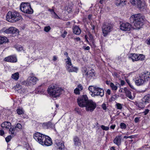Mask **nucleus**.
Here are the masks:
<instances>
[{
    "mask_svg": "<svg viewBox=\"0 0 150 150\" xmlns=\"http://www.w3.org/2000/svg\"><path fill=\"white\" fill-rule=\"evenodd\" d=\"M33 138L40 144L43 146H50L52 144L51 138L38 132H36L33 135Z\"/></svg>",
    "mask_w": 150,
    "mask_h": 150,
    "instance_id": "f257e3e1",
    "label": "nucleus"
},
{
    "mask_svg": "<svg viewBox=\"0 0 150 150\" xmlns=\"http://www.w3.org/2000/svg\"><path fill=\"white\" fill-rule=\"evenodd\" d=\"M144 17L140 13L132 15L130 18L131 23H133L134 29H139L141 28L144 24Z\"/></svg>",
    "mask_w": 150,
    "mask_h": 150,
    "instance_id": "f03ea898",
    "label": "nucleus"
},
{
    "mask_svg": "<svg viewBox=\"0 0 150 150\" xmlns=\"http://www.w3.org/2000/svg\"><path fill=\"white\" fill-rule=\"evenodd\" d=\"M47 91L50 96L54 98L59 97L60 95L64 92L63 89L57 87L56 84H54L49 86Z\"/></svg>",
    "mask_w": 150,
    "mask_h": 150,
    "instance_id": "7ed1b4c3",
    "label": "nucleus"
},
{
    "mask_svg": "<svg viewBox=\"0 0 150 150\" xmlns=\"http://www.w3.org/2000/svg\"><path fill=\"white\" fill-rule=\"evenodd\" d=\"M6 20L9 22L14 23L22 19V16L17 11H9L6 15Z\"/></svg>",
    "mask_w": 150,
    "mask_h": 150,
    "instance_id": "20e7f679",
    "label": "nucleus"
},
{
    "mask_svg": "<svg viewBox=\"0 0 150 150\" xmlns=\"http://www.w3.org/2000/svg\"><path fill=\"white\" fill-rule=\"evenodd\" d=\"M20 9L25 13L31 14L33 13V10L29 3H22L20 6Z\"/></svg>",
    "mask_w": 150,
    "mask_h": 150,
    "instance_id": "39448f33",
    "label": "nucleus"
},
{
    "mask_svg": "<svg viewBox=\"0 0 150 150\" xmlns=\"http://www.w3.org/2000/svg\"><path fill=\"white\" fill-rule=\"evenodd\" d=\"M79 105L82 108L84 107L88 101V98L86 95H83L78 98L77 99Z\"/></svg>",
    "mask_w": 150,
    "mask_h": 150,
    "instance_id": "423d86ee",
    "label": "nucleus"
},
{
    "mask_svg": "<svg viewBox=\"0 0 150 150\" xmlns=\"http://www.w3.org/2000/svg\"><path fill=\"white\" fill-rule=\"evenodd\" d=\"M113 28V26L111 24L108 23L104 24L102 27V30L104 36H107L108 33H110Z\"/></svg>",
    "mask_w": 150,
    "mask_h": 150,
    "instance_id": "0eeeda50",
    "label": "nucleus"
},
{
    "mask_svg": "<svg viewBox=\"0 0 150 150\" xmlns=\"http://www.w3.org/2000/svg\"><path fill=\"white\" fill-rule=\"evenodd\" d=\"M130 2L132 5H137L140 10H142L146 8V5L145 2L141 0H131Z\"/></svg>",
    "mask_w": 150,
    "mask_h": 150,
    "instance_id": "6e6552de",
    "label": "nucleus"
},
{
    "mask_svg": "<svg viewBox=\"0 0 150 150\" xmlns=\"http://www.w3.org/2000/svg\"><path fill=\"white\" fill-rule=\"evenodd\" d=\"M38 80V79L35 76H29L25 81L23 82V83L27 86L33 85L36 84Z\"/></svg>",
    "mask_w": 150,
    "mask_h": 150,
    "instance_id": "1a4fd4ad",
    "label": "nucleus"
},
{
    "mask_svg": "<svg viewBox=\"0 0 150 150\" xmlns=\"http://www.w3.org/2000/svg\"><path fill=\"white\" fill-rule=\"evenodd\" d=\"M96 107V103L92 100H89L86 103V105L84 107L86 108L87 111L92 112Z\"/></svg>",
    "mask_w": 150,
    "mask_h": 150,
    "instance_id": "9d476101",
    "label": "nucleus"
},
{
    "mask_svg": "<svg viewBox=\"0 0 150 150\" xmlns=\"http://www.w3.org/2000/svg\"><path fill=\"white\" fill-rule=\"evenodd\" d=\"M104 95V91L103 90L97 86L94 87L93 93L91 94V95L92 97H94L95 96H98L102 97Z\"/></svg>",
    "mask_w": 150,
    "mask_h": 150,
    "instance_id": "9b49d317",
    "label": "nucleus"
},
{
    "mask_svg": "<svg viewBox=\"0 0 150 150\" xmlns=\"http://www.w3.org/2000/svg\"><path fill=\"white\" fill-rule=\"evenodd\" d=\"M131 28V25L128 23H122L120 26V29L123 31H129Z\"/></svg>",
    "mask_w": 150,
    "mask_h": 150,
    "instance_id": "f8f14e48",
    "label": "nucleus"
},
{
    "mask_svg": "<svg viewBox=\"0 0 150 150\" xmlns=\"http://www.w3.org/2000/svg\"><path fill=\"white\" fill-rule=\"evenodd\" d=\"M67 62L66 64V68L67 70L69 72H77L78 71V69L77 67H73L72 65L71 61H70V63H69L68 64Z\"/></svg>",
    "mask_w": 150,
    "mask_h": 150,
    "instance_id": "ddd939ff",
    "label": "nucleus"
},
{
    "mask_svg": "<svg viewBox=\"0 0 150 150\" xmlns=\"http://www.w3.org/2000/svg\"><path fill=\"white\" fill-rule=\"evenodd\" d=\"M55 144L57 146L58 149L57 150H64V143L61 142V141L57 139L55 140Z\"/></svg>",
    "mask_w": 150,
    "mask_h": 150,
    "instance_id": "4468645a",
    "label": "nucleus"
},
{
    "mask_svg": "<svg viewBox=\"0 0 150 150\" xmlns=\"http://www.w3.org/2000/svg\"><path fill=\"white\" fill-rule=\"evenodd\" d=\"M4 60L6 62L14 63L17 62L16 57L14 55H11L5 57Z\"/></svg>",
    "mask_w": 150,
    "mask_h": 150,
    "instance_id": "2eb2a0df",
    "label": "nucleus"
},
{
    "mask_svg": "<svg viewBox=\"0 0 150 150\" xmlns=\"http://www.w3.org/2000/svg\"><path fill=\"white\" fill-rule=\"evenodd\" d=\"M140 76L144 81L146 82L150 79V73L148 71L144 72Z\"/></svg>",
    "mask_w": 150,
    "mask_h": 150,
    "instance_id": "dca6fc26",
    "label": "nucleus"
},
{
    "mask_svg": "<svg viewBox=\"0 0 150 150\" xmlns=\"http://www.w3.org/2000/svg\"><path fill=\"white\" fill-rule=\"evenodd\" d=\"M43 126L47 129L51 128L54 129V130H56L55 124L52 123L50 121L43 123Z\"/></svg>",
    "mask_w": 150,
    "mask_h": 150,
    "instance_id": "f3484780",
    "label": "nucleus"
},
{
    "mask_svg": "<svg viewBox=\"0 0 150 150\" xmlns=\"http://www.w3.org/2000/svg\"><path fill=\"white\" fill-rule=\"evenodd\" d=\"M127 0H115V4L117 6L123 7L127 4Z\"/></svg>",
    "mask_w": 150,
    "mask_h": 150,
    "instance_id": "a211bd4d",
    "label": "nucleus"
},
{
    "mask_svg": "<svg viewBox=\"0 0 150 150\" xmlns=\"http://www.w3.org/2000/svg\"><path fill=\"white\" fill-rule=\"evenodd\" d=\"M134 103L137 107L141 109L144 108L145 107V105L146 104L142 100L141 101L139 102H134Z\"/></svg>",
    "mask_w": 150,
    "mask_h": 150,
    "instance_id": "6ab92c4d",
    "label": "nucleus"
},
{
    "mask_svg": "<svg viewBox=\"0 0 150 150\" xmlns=\"http://www.w3.org/2000/svg\"><path fill=\"white\" fill-rule=\"evenodd\" d=\"M11 126V123L8 122H5L2 123L1 126L3 128H5L6 129H9Z\"/></svg>",
    "mask_w": 150,
    "mask_h": 150,
    "instance_id": "aec40b11",
    "label": "nucleus"
},
{
    "mask_svg": "<svg viewBox=\"0 0 150 150\" xmlns=\"http://www.w3.org/2000/svg\"><path fill=\"white\" fill-rule=\"evenodd\" d=\"M124 90L125 91L126 96L128 97L131 100H133L134 98L132 95L131 92L126 87L124 88Z\"/></svg>",
    "mask_w": 150,
    "mask_h": 150,
    "instance_id": "412c9836",
    "label": "nucleus"
},
{
    "mask_svg": "<svg viewBox=\"0 0 150 150\" xmlns=\"http://www.w3.org/2000/svg\"><path fill=\"white\" fill-rule=\"evenodd\" d=\"M138 55L137 54L132 53L129 56V58H131L133 62L138 60Z\"/></svg>",
    "mask_w": 150,
    "mask_h": 150,
    "instance_id": "4be33fe9",
    "label": "nucleus"
},
{
    "mask_svg": "<svg viewBox=\"0 0 150 150\" xmlns=\"http://www.w3.org/2000/svg\"><path fill=\"white\" fill-rule=\"evenodd\" d=\"M74 144L75 146H79L81 145V143L79 138L77 136L75 137L73 139Z\"/></svg>",
    "mask_w": 150,
    "mask_h": 150,
    "instance_id": "5701e85b",
    "label": "nucleus"
},
{
    "mask_svg": "<svg viewBox=\"0 0 150 150\" xmlns=\"http://www.w3.org/2000/svg\"><path fill=\"white\" fill-rule=\"evenodd\" d=\"M93 70H91V71H88L85 74V76L88 78L90 79L95 75L94 73L93 72Z\"/></svg>",
    "mask_w": 150,
    "mask_h": 150,
    "instance_id": "b1692460",
    "label": "nucleus"
},
{
    "mask_svg": "<svg viewBox=\"0 0 150 150\" xmlns=\"http://www.w3.org/2000/svg\"><path fill=\"white\" fill-rule=\"evenodd\" d=\"M114 143L119 146L121 144V138L120 136H116L113 141Z\"/></svg>",
    "mask_w": 150,
    "mask_h": 150,
    "instance_id": "393cba45",
    "label": "nucleus"
},
{
    "mask_svg": "<svg viewBox=\"0 0 150 150\" xmlns=\"http://www.w3.org/2000/svg\"><path fill=\"white\" fill-rule=\"evenodd\" d=\"M144 82L142 78H141L140 76L139 78L138 79L135 81L136 84L138 86H139L142 85Z\"/></svg>",
    "mask_w": 150,
    "mask_h": 150,
    "instance_id": "a878e982",
    "label": "nucleus"
},
{
    "mask_svg": "<svg viewBox=\"0 0 150 150\" xmlns=\"http://www.w3.org/2000/svg\"><path fill=\"white\" fill-rule=\"evenodd\" d=\"M73 32L76 35H79L81 32L80 29L77 26H75L73 28Z\"/></svg>",
    "mask_w": 150,
    "mask_h": 150,
    "instance_id": "bb28decb",
    "label": "nucleus"
},
{
    "mask_svg": "<svg viewBox=\"0 0 150 150\" xmlns=\"http://www.w3.org/2000/svg\"><path fill=\"white\" fill-rule=\"evenodd\" d=\"M146 104L150 103V94L146 95L142 100Z\"/></svg>",
    "mask_w": 150,
    "mask_h": 150,
    "instance_id": "cd10ccee",
    "label": "nucleus"
},
{
    "mask_svg": "<svg viewBox=\"0 0 150 150\" xmlns=\"http://www.w3.org/2000/svg\"><path fill=\"white\" fill-rule=\"evenodd\" d=\"M8 41V39L5 37L0 36V45L6 43Z\"/></svg>",
    "mask_w": 150,
    "mask_h": 150,
    "instance_id": "c85d7f7f",
    "label": "nucleus"
},
{
    "mask_svg": "<svg viewBox=\"0 0 150 150\" xmlns=\"http://www.w3.org/2000/svg\"><path fill=\"white\" fill-rule=\"evenodd\" d=\"M11 27L7 29H6L5 28H4L1 30L2 32H4L6 34L11 33Z\"/></svg>",
    "mask_w": 150,
    "mask_h": 150,
    "instance_id": "c756f323",
    "label": "nucleus"
},
{
    "mask_svg": "<svg viewBox=\"0 0 150 150\" xmlns=\"http://www.w3.org/2000/svg\"><path fill=\"white\" fill-rule=\"evenodd\" d=\"M16 129V127L15 126L12 127H10L9 128V132L11 134L15 135L16 134V133L15 132V131Z\"/></svg>",
    "mask_w": 150,
    "mask_h": 150,
    "instance_id": "7c9ffc66",
    "label": "nucleus"
},
{
    "mask_svg": "<svg viewBox=\"0 0 150 150\" xmlns=\"http://www.w3.org/2000/svg\"><path fill=\"white\" fill-rule=\"evenodd\" d=\"M19 77V74L18 72H16L12 74L11 76L12 78L15 80H17L18 79Z\"/></svg>",
    "mask_w": 150,
    "mask_h": 150,
    "instance_id": "2f4dec72",
    "label": "nucleus"
},
{
    "mask_svg": "<svg viewBox=\"0 0 150 150\" xmlns=\"http://www.w3.org/2000/svg\"><path fill=\"white\" fill-rule=\"evenodd\" d=\"M12 30H11V33L13 34H18L19 33V30L16 28L11 27Z\"/></svg>",
    "mask_w": 150,
    "mask_h": 150,
    "instance_id": "473e14b6",
    "label": "nucleus"
},
{
    "mask_svg": "<svg viewBox=\"0 0 150 150\" xmlns=\"http://www.w3.org/2000/svg\"><path fill=\"white\" fill-rule=\"evenodd\" d=\"M110 86L112 90L114 91H116L117 90V87L113 83H111Z\"/></svg>",
    "mask_w": 150,
    "mask_h": 150,
    "instance_id": "72a5a7b5",
    "label": "nucleus"
},
{
    "mask_svg": "<svg viewBox=\"0 0 150 150\" xmlns=\"http://www.w3.org/2000/svg\"><path fill=\"white\" fill-rule=\"evenodd\" d=\"M64 54L66 56V57L67 58V61L66 62V63H67V64H68L69 63H70V61H71V59L68 56V54L67 52H65L64 53Z\"/></svg>",
    "mask_w": 150,
    "mask_h": 150,
    "instance_id": "f704fd0d",
    "label": "nucleus"
},
{
    "mask_svg": "<svg viewBox=\"0 0 150 150\" xmlns=\"http://www.w3.org/2000/svg\"><path fill=\"white\" fill-rule=\"evenodd\" d=\"M17 113L19 115L23 114L24 113V111L23 109L18 108L17 110Z\"/></svg>",
    "mask_w": 150,
    "mask_h": 150,
    "instance_id": "c9c22d12",
    "label": "nucleus"
},
{
    "mask_svg": "<svg viewBox=\"0 0 150 150\" xmlns=\"http://www.w3.org/2000/svg\"><path fill=\"white\" fill-rule=\"evenodd\" d=\"M145 56L142 54H139L138 57V60H143L144 59Z\"/></svg>",
    "mask_w": 150,
    "mask_h": 150,
    "instance_id": "e433bc0d",
    "label": "nucleus"
},
{
    "mask_svg": "<svg viewBox=\"0 0 150 150\" xmlns=\"http://www.w3.org/2000/svg\"><path fill=\"white\" fill-rule=\"evenodd\" d=\"M120 126V128L122 129H125L127 127L126 125L124 123H121Z\"/></svg>",
    "mask_w": 150,
    "mask_h": 150,
    "instance_id": "4c0bfd02",
    "label": "nucleus"
},
{
    "mask_svg": "<svg viewBox=\"0 0 150 150\" xmlns=\"http://www.w3.org/2000/svg\"><path fill=\"white\" fill-rule=\"evenodd\" d=\"M96 86H90L88 88V90L90 91L92 93H93V91H94V87H96Z\"/></svg>",
    "mask_w": 150,
    "mask_h": 150,
    "instance_id": "58836bf2",
    "label": "nucleus"
},
{
    "mask_svg": "<svg viewBox=\"0 0 150 150\" xmlns=\"http://www.w3.org/2000/svg\"><path fill=\"white\" fill-rule=\"evenodd\" d=\"M116 106L117 109L121 110L122 108V105L120 103H117Z\"/></svg>",
    "mask_w": 150,
    "mask_h": 150,
    "instance_id": "ea45409f",
    "label": "nucleus"
},
{
    "mask_svg": "<svg viewBox=\"0 0 150 150\" xmlns=\"http://www.w3.org/2000/svg\"><path fill=\"white\" fill-rule=\"evenodd\" d=\"M101 127L103 130L107 131L109 129V127H108L105 126L103 125H102Z\"/></svg>",
    "mask_w": 150,
    "mask_h": 150,
    "instance_id": "a19ab883",
    "label": "nucleus"
},
{
    "mask_svg": "<svg viewBox=\"0 0 150 150\" xmlns=\"http://www.w3.org/2000/svg\"><path fill=\"white\" fill-rule=\"evenodd\" d=\"M51 29V28L50 26L45 27L44 28V30L47 32H48Z\"/></svg>",
    "mask_w": 150,
    "mask_h": 150,
    "instance_id": "79ce46f5",
    "label": "nucleus"
},
{
    "mask_svg": "<svg viewBox=\"0 0 150 150\" xmlns=\"http://www.w3.org/2000/svg\"><path fill=\"white\" fill-rule=\"evenodd\" d=\"M52 15V17L55 18H59V17L58 16L57 14L54 12Z\"/></svg>",
    "mask_w": 150,
    "mask_h": 150,
    "instance_id": "37998d69",
    "label": "nucleus"
},
{
    "mask_svg": "<svg viewBox=\"0 0 150 150\" xmlns=\"http://www.w3.org/2000/svg\"><path fill=\"white\" fill-rule=\"evenodd\" d=\"M11 139V135H9L6 137L5 138L6 141L7 142H9Z\"/></svg>",
    "mask_w": 150,
    "mask_h": 150,
    "instance_id": "c03bdc74",
    "label": "nucleus"
},
{
    "mask_svg": "<svg viewBox=\"0 0 150 150\" xmlns=\"http://www.w3.org/2000/svg\"><path fill=\"white\" fill-rule=\"evenodd\" d=\"M80 89L76 88L74 90V93L76 94H80Z\"/></svg>",
    "mask_w": 150,
    "mask_h": 150,
    "instance_id": "a18cd8bd",
    "label": "nucleus"
},
{
    "mask_svg": "<svg viewBox=\"0 0 150 150\" xmlns=\"http://www.w3.org/2000/svg\"><path fill=\"white\" fill-rule=\"evenodd\" d=\"M67 32L65 30L64 31L63 33L61 35V36L63 38H64L65 37L66 35L67 34Z\"/></svg>",
    "mask_w": 150,
    "mask_h": 150,
    "instance_id": "49530a36",
    "label": "nucleus"
},
{
    "mask_svg": "<svg viewBox=\"0 0 150 150\" xmlns=\"http://www.w3.org/2000/svg\"><path fill=\"white\" fill-rule=\"evenodd\" d=\"M15 127H16V128H17L20 129H21L22 128L21 125L20 123H19L17 124L16 126H15Z\"/></svg>",
    "mask_w": 150,
    "mask_h": 150,
    "instance_id": "de8ad7c7",
    "label": "nucleus"
},
{
    "mask_svg": "<svg viewBox=\"0 0 150 150\" xmlns=\"http://www.w3.org/2000/svg\"><path fill=\"white\" fill-rule=\"evenodd\" d=\"M140 118V117H136L135 118L134 120V121L135 123L138 122L139 121V119Z\"/></svg>",
    "mask_w": 150,
    "mask_h": 150,
    "instance_id": "09e8293b",
    "label": "nucleus"
},
{
    "mask_svg": "<svg viewBox=\"0 0 150 150\" xmlns=\"http://www.w3.org/2000/svg\"><path fill=\"white\" fill-rule=\"evenodd\" d=\"M102 107L103 108V109L105 110L107 109V107L106 106V104L105 103H103L102 105Z\"/></svg>",
    "mask_w": 150,
    "mask_h": 150,
    "instance_id": "8fccbe9b",
    "label": "nucleus"
},
{
    "mask_svg": "<svg viewBox=\"0 0 150 150\" xmlns=\"http://www.w3.org/2000/svg\"><path fill=\"white\" fill-rule=\"evenodd\" d=\"M77 88H78L79 89H80V91L82 90L83 89V87L82 85L81 84H79L77 87Z\"/></svg>",
    "mask_w": 150,
    "mask_h": 150,
    "instance_id": "3c124183",
    "label": "nucleus"
},
{
    "mask_svg": "<svg viewBox=\"0 0 150 150\" xmlns=\"http://www.w3.org/2000/svg\"><path fill=\"white\" fill-rule=\"evenodd\" d=\"M126 81L127 82V83L128 84V85H129V86L132 88V89L134 88L133 86H132V85H131L130 84L129 81V80H126Z\"/></svg>",
    "mask_w": 150,
    "mask_h": 150,
    "instance_id": "603ef678",
    "label": "nucleus"
},
{
    "mask_svg": "<svg viewBox=\"0 0 150 150\" xmlns=\"http://www.w3.org/2000/svg\"><path fill=\"white\" fill-rule=\"evenodd\" d=\"M16 49L18 51H20L23 50V47L21 46H17Z\"/></svg>",
    "mask_w": 150,
    "mask_h": 150,
    "instance_id": "864d4df0",
    "label": "nucleus"
},
{
    "mask_svg": "<svg viewBox=\"0 0 150 150\" xmlns=\"http://www.w3.org/2000/svg\"><path fill=\"white\" fill-rule=\"evenodd\" d=\"M87 69L85 68H84L83 71V76H84L85 75V74L86 73V71H87Z\"/></svg>",
    "mask_w": 150,
    "mask_h": 150,
    "instance_id": "5fc2aeb1",
    "label": "nucleus"
},
{
    "mask_svg": "<svg viewBox=\"0 0 150 150\" xmlns=\"http://www.w3.org/2000/svg\"><path fill=\"white\" fill-rule=\"evenodd\" d=\"M149 111V110L148 109H146L145 110V111L143 112L144 115H146L148 114Z\"/></svg>",
    "mask_w": 150,
    "mask_h": 150,
    "instance_id": "6e6d98bb",
    "label": "nucleus"
},
{
    "mask_svg": "<svg viewBox=\"0 0 150 150\" xmlns=\"http://www.w3.org/2000/svg\"><path fill=\"white\" fill-rule=\"evenodd\" d=\"M4 134V130L1 129L0 130V135L1 136H3Z\"/></svg>",
    "mask_w": 150,
    "mask_h": 150,
    "instance_id": "4d7b16f0",
    "label": "nucleus"
},
{
    "mask_svg": "<svg viewBox=\"0 0 150 150\" xmlns=\"http://www.w3.org/2000/svg\"><path fill=\"white\" fill-rule=\"evenodd\" d=\"M83 48L85 50H89L90 49V47L89 46H87L86 47H83Z\"/></svg>",
    "mask_w": 150,
    "mask_h": 150,
    "instance_id": "13d9d810",
    "label": "nucleus"
},
{
    "mask_svg": "<svg viewBox=\"0 0 150 150\" xmlns=\"http://www.w3.org/2000/svg\"><path fill=\"white\" fill-rule=\"evenodd\" d=\"M125 82L124 81L122 80H121V81L120 85L122 86H123V85H124L125 84Z\"/></svg>",
    "mask_w": 150,
    "mask_h": 150,
    "instance_id": "bf43d9fd",
    "label": "nucleus"
},
{
    "mask_svg": "<svg viewBox=\"0 0 150 150\" xmlns=\"http://www.w3.org/2000/svg\"><path fill=\"white\" fill-rule=\"evenodd\" d=\"M48 11L50 12L51 14H52L53 13L55 12L53 9H49Z\"/></svg>",
    "mask_w": 150,
    "mask_h": 150,
    "instance_id": "052dcab7",
    "label": "nucleus"
},
{
    "mask_svg": "<svg viewBox=\"0 0 150 150\" xmlns=\"http://www.w3.org/2000/svg\"><path fill=\"white\" fill-rule=\"evenodd\" d=\"M115 127V125H111L110 127V128L111 129H114Z\"/></svg>",
    "mask_w": 150,
    "mask_h": 150,
    "instance_id": "680f3d73",
    "label": "nucleus"
},
{
    "mask_svg": "<svg viewBox=\"0 0 150 150\" xmlns=\"http://www.w3.org/2000/svg\"><path fill=\"white\" fill-rule=\"evenodd\" d=\"M117 60H120L121 61L122 59L121 57V56H118L117 58Z\"/></svg>",
    "mask_w": 150,
    "mask_h": 150,
    "instance_id": "e2e57ef3",
    "label": "nucleus"
},
{
    "mask_svg": "<svg viewBox=\"0 0 150 150\" xmlns=\"http://www.w3.org/2000/svg\"><path fill=\"white\" fill-rule=\"evenodd\" d=\"M110 89H108L107 90V93H108V94L109 95H110Z\"/></svg>",
    "mask_w": 150,
    "mask_h": 150,
    "instance_id": "0e129e2a",
    "label": "nucleus"
},
{
    "mask_svg": "<svg viewBox=\"0 0 150 150\" xmlns=\"http://www.w3.org/2000/svg\"><path fill=\"white\" fill-rule=\"evenodd\" d=\"M57 60V57L54 56L53 57V60L54 61H56Z\"/></svg>",
    "mask_w": 150,
    "mask_h": 150,
    "instance_id": "69168bd1",
    "label": "nucleus"
},
{
    "mask_svg": "<svg viewBox=\"0 0 150 150\" xmlns=\"http://www.w3.org/2000/svg\"><path fill=\"white\" fill-rule=\"evenodd\" d=\"M105 0H100L99 3L101 4H103Z\"/></svg>",
    "mask_w": 150,
    "mask_h": 150,
    "instance_id": "338daca9",
    "label": "nucleus"
},
{
    "mask_svg": "<svg viewBox=\"0 0 150 150\" xmlns=\"http://www.w3.org/2000/svg\"><path fill=\"white\" fill-rule=\"evenodd\" d=\"M147 43L148 45H150V39L147 40Z\"/></svg>",
    "mask_w": 150,
    "mask_h": 150,
    "instance_id": "774afa93",
    "label": "nucleus"
}]
</instances>
